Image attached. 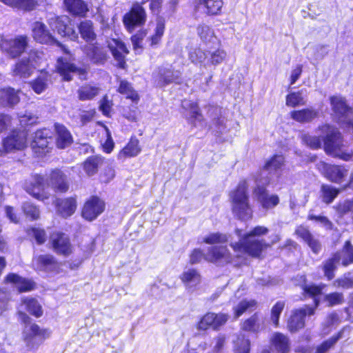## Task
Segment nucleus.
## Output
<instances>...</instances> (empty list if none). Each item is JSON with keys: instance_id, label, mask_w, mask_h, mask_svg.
<instances>
[{"instance_id": "nucleus-40", "label": "nucleus", "mask_w": 353, "mask_h": 353, "mask_svg": "<svg viewBox=\"0 0 353 353\" xmlns=\"http://www.w3.org/2000/svg\"><path fill=\"white\" fill-rule=\"evenodd\" d=\"M50 82V75L48 72H42L36 79L30 83V86L37 94H41L47 89Z\"/></svg>"}, {"instance_id": "nucleus-39", "label": "nucleus", "mask_w": 353, "mask_h": 353, "mask_svg": "<svg viewBox=\"0 0 353 353\" xmlns=\"http://www.w3.org/2000/svg\"><path fill=\"white\" fill-rule=\"evenodd\" d=\"M339 255V262L343 266L353 263V245L350 241H347L341 251L336 252Z\"/></svg>"}, {"instance_id": "nucleus-56", "label": "nucleus", "mask_w": 353, "mask_h": 353, "mask_svg": "<svg viewBox=\"0 0 353 353\" xmlns=\"http://www.w3.org/2000/svg\"><path fill=\"white\" fill-rule=\"evenodd\" d=\"M228 241V236L220 232L211 233L203 239V242L208 244L223 243Z\"/></svg>"}, {"instance_id": "nucleus-63", "label": "nucleus", "mask_w": 353, "mask_h": 353, "mask_svg": "<svg viewBox=\"0 0 353 353\" xmlns=\"http://www.w3.org/2000/svg\"><path fill=\"white\" fill-rule=\"evenodd\" d=\"M208 57V52L198 48L194 49L190 53V59L192 62L197 63H203Z\"/></svg>"}, {"instance_id": "nucleus-43", "label": "nucleus", "mask_w": 353, "mask_h": 353, "mask_svg": "<svg viewBox=\"0 0 353 353\" xmlns=\"http://www.w3.org/2000/svg\"><path fill=\"white\" fill-rule=\"evenodd\" d=\"M345 328L339 331L336 334L323 341L316 349V353H326L332 349L337 341L343 338Z\"/></svg>"}, {"instance_id": "nucleus-4", "label": "nucleus", "mask_w": 353, "mask_h": 353, "mask_svg": "<svg viewBox=\"0 0 353 353\" xmlns=\"http://www.w3.org/2000/svg\"><path fill=\"white\" fill-rule=\"evenodd\" d=\"M330 100L334 117L339 123L347 125L350 122H352L353 108L347 103L345 97L336 95L331 97Z\"/></svg>"}, {"instance_id": "nucleus-30", "label": "nucleus", "mask_w": 353, "mask_h": 353, "mask_svg": "<svg viewBox=\"0 0 353 353\" xmlns=\"http://www.w3.org/2000/svg\"><path fill=\"white\" fill-rule=\"evenodd\" d=\"M19 90L11 88L0 90V105L3 107H13L19 101Z\"/></svg>"}, {"instance_id": "nucleus-54", "label": "nucleus", "mask_w": 353, "mask_h": 353, "mask_svg": "<svg viewBox=\"0 0 353 353\" xmlns=\"http://www.w3.org/2000/svg\"><path fill=\"white\" fill-rule=\"evenodd\" d=\"M25 215L31 220H36L39 218L40 211L39 208L30 202H25L21 206Z\"/></svg>"}, {"instance_id": "nucleus-17", "label": "nucleus", "mask_w": 353, "mask_h": 353, "mask_svg": "<svg viewBox=\"0 0 353 353\" xmlns=\"http://www.w3.org/2000/svg\"><path fill=\"white\" fill-rule=\"evenodd\" d=\"M105 208L104 202L97 196H92L88 199L82 210V216L88 221L95 219Z\"/></svg>"}, {"instance_id": "nucleus-16", "label": "nucleus", "mask_w": 353, "mask_h": 353, "mask_svg": "<svg viewBox=\"0 0 353 353\" xmlns=\"http://www.w3.org/2000/svg\"><path fill=\"white\" fill-rule=\"evenodd\" d=\"M28 133L25 130H14L3 141V146L7 152L20 150L27 146Z\"/></svg>"}, {"instance_id": "nucleus-8", "label": "nucleus", "mask_w": 353, "mask_h": 353, "mask_svg": "<svg viewBox=\"0 0 353 353\" xmlns=\"http://www.w3.org/2000/svg\"><path fill=\"white\" fill-rule=\"evenodd\" d=\"M28 46V37L19 36L11 39H2L0 43L1 50L12 58L20 56Z\"/></svg>"}, {"instance_id": "nucleus-33", "label": "nucleus", "mask_w": 353, "mask_h": 353, "mask_svg": "<svg viewBox=\"0 0 353 353\" xmlns=\"http://www.w3.org/2000/svg\"><path fill=\"white\" fill-rule=\"evenodd\" d=\"M6 281L14 283L19 292L31 291L35 288L34 281L21 277L16 274H9L6 276Z\"/></svg>"}, {"instance_id": "nucleus-19", "label": "nucleus", "mask_w": 353, "mask_h": 353, "mask_svg": "<svg viewBox=\"0 0 353 353\" xmlns=\"http://www.w3.org/2000/svg\"><path fill=\"white\" fill-rule=\"evenodd\" d=\"M57 69L63 79L65 81H71L74 74H79L81 76L85 75V74L84 69L77 68L66 58L58 59Z\"/></svg>"}, {"instance_id": "nucleus-37", "label": "nucleus", "mask_w": 353, "mask_h": 353, "mask_svg": "<svg viewBox=\"0 0 353 353\" xmlns=\"http://www.w3.org/2000/svg\"><path fill=\"white\" fill-rule=\"evenodd\" d=\"M78 28L81 37L86 42L92 43L96 39L97 34L94 32L93 23L91 21L85 20L81 22Z\"/></svg>"}, {"instance_id": "nucleus-35", "label": "nucleus", "mask_w": 353, "mask_h": 353, "mask_svg": "<svg viewBox=\"0 0 353 353\" xmlns=\"http://www.w3.org/2000/svg\"><path fill=\"white\" fill-rule=\"evenodd\" d=\"M291 117L299 123H309L319 116V111L314 108H305L294 110L290 113Z\"/></svg>"}, {"instance_id": "nucleus-58", "label": "nucleus", "mask_w": 353, "mask_h": 353, "mask_svg": "<svg viewBox=\"0 0 353 353\" xmlns=\"http://www.w3.org/2000/svg\"><path fill=\"white\" fill-rule=\"evenodd\" d=\"M38 6L37 0H16L14 8L23 10L24 11H31Z\"/></svg>"}, {"instance_id": "nucleus-27", "label": "nucleus", "mask_w": 353, "mask_h": 353, "mask_svg": "<svg viewBox=\"0 0 353 353\" xmlns=\"http://www.w3.org/2000/svg\"><path fill=\"white\" fill-rule=\"evenodd\" d=\"M54 130L56 132V144L60 149H64L70 146L73 139L70 131L62 124H54Z\"/></svg>"}, {"instance_id": "nucleus-50", "label": "nucleus", "mask_w": 353, "mask_h": 353, "mask_svg": "<svg viewBox=\"0 0 353 353\" xmlns=\"http://www.w3.org/2000/svg\"><path fill=\"white\" fill-rule=\"evenodd\" d=\"M99 93V88L94 86L85 85L78 90L79 99L81 101L90 100Z\"/></svg>"}, {"instance_id": "nucleus-44", "label": "nucleus", "mask_w": 353, "mask_h": 353, "mask_svg": "<svg viewBox=\"0 0 353 353\" xmlns=\"http://www.w3.org/2000/svg\"><path fill=\"white\" fill-rule=\"evenodd\" d=\"M22 303L25 305L26 310L31 314L36 317H39L42 315L41 306L37 299L34 298H24L22 299Z\"/></svg>"}, {"instance_id": "nucleus-41", "label": "nucleus", "mask_w": 353, "mask_h": 353, "mask_svg": "<svg viewBox=\"0 0 353 353\" xmlns=\"http://www.w3.org/2000/svg\"><path fill=\"white\" fill-rule=\"evenodd\" d=\"M340 263L339 262V255L333 254V256L325 261L323 270L324 272V276L329 280H332L335 276L334 271L337 268V265Z\"/></svg>"}, {"instance_id": "nucleus-29", "label": "nucleus", "mask_w": 353, "mask_h": 353, "mask_svg": "<svg viewBox=\"0 0 353 353\" xmlns=\"http://www.w3.org/2000/svg\"><path fill=\"white\" fill-rule=\"evenodd\" d=\"M180 279L190 290H194V288L201 281L200 273L194 268H188L183 271Z\"/></svg>"}, {"instance_id": "nucleus-49", "label": "nucleus", "mask_w": 353, "mask_h": 353, "mask_svg": "<svg viewBox=\"0 0 353 353\" xmlns=\"http://www.w3.org/2000/svg\"><path fill=\"white\" fill-rule=\"evenodd\" d=\"M197 33L202 41L205 43H214L216 38L214 36L213 30L207 25L202 24L197 27Z\"/></svg>"}, {"instance_id": "nucleus-38", "label": "nucleus", "mask_w": 353, "mask_h": 353, "mask_svg": "<svg viewBox=\"0 0 353 353\" xmlns=\"http://www.w3.org/2000/svg\"><path fill=\"white\" fill-rule=\"evenodd\" d=\"M285 159L282 155H274L270 160H268L265 164L264 165L263 170L270 173L271 172H278L282 170V168L284 166ZM264 172H262L258 177H260L261 175L264 176Z\"/></svg>"}, {"instance_id": "nucleus-34", "label": "nucleus", "mask_w": 353, "mask_h": 353, "mask_svg": "<svg viewBox=\"0 0 353 353\" xmlns=\"http://www.w3.org/2000/svg\"><path fill=\"white\" fill-rule=\"evenodd\" d=\"M49 132L44 129L37 130L33 137V141L31 143V147L36 152H40V150H45L48 146Z\"/></svg>"}, {"instance_id": "nucleus-11", "label": "nucleus", "mask_w": 353, "mask_h": 353, "mask_svg": "<svg viewBox=\"0 0 353 353\" xmlns=\"http://www.w3.org/2000/svg\"><path fill=\"white\" fill-rule=\"evenodd\" d=\"M154 79L157 85L162 88L171 83H179L181 81V72L171 67H160Z\"/></svg>"}, {"instance_id": "nucleus-42", "label": "nucleus", "mask_w": 353, "mask_h": 353, "mask_svg": "<svg viewBox=\"0 0 353 353\" xmlns=\"http://www.w3.org/2000/svg\"><path fill=\"white\" fill-rule=\"evenodd\" d=\"M118 92L125 95L127 99H131L133 102L137 103L139 100L137 92L133 89L131 84L125 80L120 81Z\"/></svg>"}, {"instance_id": "nucleus-23", "label": "nucleus", "mask_w": 353, "mask_h": 353, "mask_svg": "<svg viewBox=\"0 0 353 353\" xmlns=\"http://www.w3.org/2000/svg\"><path fill=\"white\" fill-rule=\"evenodd\" d=\"M223 4V0H197L194 8L197 10H201L208 16H215L221 13Z\"/></svg>"}, {"instance_id": "nucleus-59", "label": "nucleus", "mask_w": 353, "mask_h": 353, "mask_svg": "<svg viewBox=\"0 0 353 353\" xmlns=\"http://www.w3.org/2000/svg\"><path fill=\"white\" fill-rule=\"evenodd\" d=\"M285 303L283 301H278L272 308L271 310V321L275 326L279 325V316L283 308Z\"/></svg>"}, {"instance_id": "nucleus-52", "label": "nucleus", "mask_w": 353, "mask_h": 353, "mask_svg": "<svg viewBox=\"0 0 353 353\" xmlns=\"http://www.w3.org/2000/svg\"><path fill=\"white\" fill-rule=\"evenodd\" d=\"M242 329L245 331L258 332L260 329V321L258 314L256 313L245 321L242 325Z\"/></svg>"}, {"instance_id": "nucleus-28", "label": "nucleus", "mask_w": 353, "mask_h": 353, "mask_svg": "<svg viewBox=\"0 0 353 353\" xmlns=\"http://www.w3.org/2000/svg\"><path fill=\"white\" fill-rule=\"evenodd\" d=\"M295 232L307 244L314 253L318 254L321 251V244L320 241L307 228L299 226Z\"/></svg>"}, {"instance_id": "nucleus-60", "label": "nucleus", "mask_w": 353, "mask_h": 353, "mask_svg": "<svg viewBox=\"0 0 353 353\" xmlns=\"http://www.w3.org/2000/svg\"><path fill=\"white\" fill-rule=\"evenodd\" d=\"M308 219L320 224L326 230H331L333 228V223L325 216L309 214Z\"/></svg>"}, {"instance_id": "nucleus-47", "label": "nucleus", "mask_w": 353, "mask_h": 353, "mask_svg": "<svg viewBox=\"0 0 353 353\" xmlns=\"http://www.w3.org/2000/svg\"><path fill=\"white\" fill-rule=\"evenodd\" d=\"M235 344V353H250V342L243 334L236 336Z\"/></svg>"}, {"instance_id": "nucleus-9", "label": "nucleus", "mask_w": 353, "mask_h": 353, "mask_svg": "<svg viewBox=\"0 0 353 353\" xmlns=\"http://www.w3.org/2000/svg\"><path fill=\"white\" fill-rule=\"evenodd\" d=\"M49 25L54 32H57L61 37H67L71 40L78 39V34L71 26L70 19L66 16L50 18Z\"/></svg>"}, {"instance_id": "nucleus-22", "label": "nucleus", "mask_w": 353, "mask_h": 353, "mask_svg": "<svg viewBox=\"0 0 353 353\" xmlns=\"http://www.w3.org/2000/svg\"><path fill=\"white\" fill-rule=\"evenodd\" d=\"M321 168L324 176L330 181L341 183L347 175V170L344 167L323 163Z\"/></svg>"}, {"instance_id": "nucleus-15", "label": "nucleus", "mask_w": 353, "mask_h": 353, "mask_svg": "<svg viewBox=\"0 0 353 353\" xmlns=\"http://www.w3.org/2000/svg\"><path fill=\"white\" fill-rule=\"evenodd\" d=\"M50 241L51 242L54 251L65 256H69L72 252V247L68 236L60 232H54L51 234Z\"/></svg>"}, {"instance_id": "nucleus-46", "label": "nucleus", "mask_w": 353, "mask_h": 353, "mask_svg": "<svg viewBox=\"0 0 353 353\" xmlns=\"http://www.w3.org/2000/svg\"><path fill=\"white\" fill-rule=\"evenodd\" d=\"M303 90L291 92L286 96V105L290 107H296L299 105H304L306 104V101L302 96Z\"/></svg>"}, {"instance_id": "nucleus-6", "label": "nucleus", "mask_w": 353, "mask_h": 353, "mask_svg": "<svg viewBox=\"0 0 353 353\" xmlns=\"http://www.w3.org/2000/svg\"><path fill=\"white\" fill-rule=\"evenodd\" d=\"M146 1L141 3H134L130 11L123 16V24L130 32H132L137 27L143 26L146 21L147 14L143 5Z\"/></svg>"}, {"instance_id": "nucleus-14", "label": "nucleus", "mask_w": 353, "mask_h": 353, "mask_svg": "<svg viewBox=\"0 0 353 353\" xmlns=\"http://www.w3.org/2000/svg\"><path fill=\"white\" fill-rule=\"evenodd\" d=\"M46 185V179L40 174L32 175L29 181L25 184L26 191L39 200H43L47 196L43 195V190Z\"/></svg>"}, {"instance_id": "nucleus-55", "label": "nucleus", "mask_w": 353, "mask_h": 353, "mask_svg": "<svg viewBox=\"0 0 353 353\" xmlns=\"http://www.w3.org/2000/svg\"><path fill=\"white\" fill-rule=\"evenodd\" d=\"M210 58L208 60V63L216 65L221 63L226 57V52L223 50H216L213 52H208Z\"/></svg>"}, {"instance_id": "nucleus-26", "label": "nucleus", "mask_w": 353, "mask_h": 353, "mask_svg": "<svg viewBox=\"0 0 353 353\" xmlns=\"http://www.w3.org/2000/svg\"><path fill=\"white\" fill-rule=\"evenodd\" d=\"M77 199L74 197L59 199L56 201L57 211L63 218L72 215L77 209Z\"/></svg>"}, {"instance_id": "nucleus-64", "label": "nucleus", "mask_w": 353, "mask_h": 353, "mask_svg": "<svg viewBox=\"0 0 353 353\" xmlns=\"http://www.w3.org/2000/svg\"><path fill=\"white\" fill-rule=\"evenodd\" d=\"M339 321V317L338 314L335 312H332L329 314L326 319L323 323V325L325 327L323 330V332L324 334H327L330 332V330L328 329L329 327L334 325V324L338 323Z\"/></svg>"}, {"instance_id": "nucleus-24", "label": "nucleus", "mask_w": 353, "mask_h": 353, "mask_svg": "<svg viewBox=\"0 0 353 353\" xmlns=\"http://www.w3.org/2000/svg\"><path fill=\"white\" fill-rule=\"evenodd\" d=\"M83 51L88 58L96 64H103L108 59L105 50L96 43H88L84 46Z\"/></svg>"}, {"instance_id": "nucleus-45", "label": "nucleus", "mask_w": 353, "mask_h": 353, "mask_svg": "<svg viewBox=\"0 0 353 353\" xmlns=\"http://www.w3.org/2000/svg\"><path fill=\"white\" fill-rule=\"evenodd\" d=\"M323 301L325 302L328 307H333L342 305L345 302V298L342 292H334L325 294Z\"/></svg>"}, {"instance_id": "nucleus-36", "label": "nucleus", "mask_w": 353, "mask_h": 353, "mask_svg": "<svg viewBox=\"0 0 353 353\" xmlns=\"http://www.w3.org/2000/svg\"><path fill=\"white\" fill-rule=\"evenodd\" d=\"M64 5L73 15L83 17L88 11V5L83 0H64Z\"/></svg>"}, {"instance_id": "nucleus-21", "label": "nucleus", "mask_w": 353, "mask_h": 353, "mask_svg": "<svg viewBox=\"0 0 353 353\" xmlns=\"http://www.w3.org/2000/svg\"><path fill=\"white\" fill-rule=\"evenodd\" d=\"M108 47L113 57L117 61L118 66L124 68L125 65V57L129 52L124 43L119 39H112L108 41Z\"/></svg>"}, {"instance_id": "nucleus-1", "label": "nucleus", "mask_w": 353, "mask_h": 353, "mask_svg": "<svg viewBox=\"0 0 353 353\" xmlns=\"http://www.w3.org/2000/svg\"><path fill=\"white\" fill-rule=\"evenodd\" d=\"M319 130L325 134L324 150L326 153L345 161L352 158V150L346 148L341 134L337 128L325 124L319 127Z\"/></svg>"}, {"instance_id": "nucleus-20", "label": "nucleus", "mask_w": 353, "mask_h": 353, "mask_svg": "<svg viewBox=\"0 0 353 353\" xmlns=\"http://www.w3.org/2000/svg\"><path fill=\"white\" fill-rule=\"evenodd\" d=\"M32 36L35 41L41 43L59 46V42L46 29L44 23L37 21L32 26Z\"/></svg>"}, {"instance_id": "nucleus-62", "label": "nucleus", "mask_w": 353, "mask_h": 353, "mask_svg": "<svg viewBox=\"0 0 353 353\" xmlns=\"http://www.w3.org/2000/svg\"><path fill=\"white\" fill-rule=\"evenodd\" d=\"M216 319V314L208 313L201 319L199 323L198 327L200 330H205L209 326L212 325L214 328V321Z\"/></svg>"}, {"instance_id": "nucleus-12", "label": "nucleus", "mask_w": 353, "mask_h": 353, "mask_svg": "<svg viewBox=\"0 0 353 353\" xmlns=\"http://www.w3.org/2000/svg\"><path fill=\"white\" fill-rule=\"evenodd\" d=\"M314 309L305 305L294 310L288 321V328L291 332H296L305 326V317L306 315H313Z\"/></svg>"}, {"instance_id": "nucleus-18", "label": "nucleus", "mask_w": 353, "mask_h": 353, "mask_svg": "<svg viewBox=\"0 0 353 353\" xmlns=\"http://www.w3.org/2000/svg\"><path fill=\"white\" fill-rule=\"evenodd\" d=\"M46 330H41L35 323L26 325L24 329V340L30 349L35 348L42 342Z\"/></svg>"}, {"instance_id": "nucleus-31", "label": "nucleus", "mask_w": 353, "mask_h": 353, "mask_svg": "<svg viewBox=\"0 0 353 353\" xmlns=\"http://www.w3.org/2000/svg\"><path fill=\"white\" fill-rule=\"evenodd\" d=\"M343 188H336L328 184H323L319 191V198L321 201L327 205L332 203Z\"/></svg>"}, {"instance_id": "nucleus-53", "label": "nucleus", "mask_w": 353, "mask_h": 353, "mask_svg": "<svg viewBox=\"0 0 353 353\" xmlns=\"http://www.w3.org/2000/svg\"><path fill=\"white\" fill-rule=\"evenodd\" d=\"M256 302L254 300H243L234 307V317L239 318L249 309L256 307Z\"/></svg>"}, {"instance_id": "nucleus-3", "label": "nucleus", "mask_w": 353, "mask_h": 353, "mask_svg": "<svg viewBox=\"0 0 353 353\" xmlns=\"http://www.w3.org/2000/svg\"><path fill=\"white\" fill-rule=\"evenodd\" d=\"M268 176L256 177L255 179L256 187L253 190V195L264 209H271L279 203V198L276 194H269L265 186L270 183Z\"/></svg>"}, {"instance_id": "nucleus-32", "label": "nucleus", "mask_w": 353, "mask_h": 353, "mask_svg": "<svg viewBox=\"0 0 353 353\" xmlns=\"http://www.w3.org/2000/svg\"><path fill=\"white\" fill-rule=\"evenodd\" d=\"M270 342L277 353H289L290 343L288 337L280 332H275L271 337Z\"/></svg>"}, {"instance_id": "nucleus-7", "label": "nucleus", "mask_w": 353, "mask_h": 353, "mask_svg": "<svg viewBox=\"0 0 353 353\" xmlns=\"http://www.w3.org/2000/svg\"><path fill=\"white\" fill-rule=\"evenodd\" d=\"M39 56L36 52H31L28 58H23L17 62L12 70V74L21 78L29 77L39 65Z\"/></svg>"}, {"instance_id": "nucleus-13", "label": "nucleus", "mask_w": 353, "mask_h": 353, "mask_svg": "<svg viewBox=\"0 0 353 353\" xmlns=\"http://www.w3.org/2000/svg\"><path fill=\"white\" fill-rule=\"evenodd\" d=\"M47 187L55 192H65L69 189V182L65 173L59 169L52 170L46 179Z\"/></svg>"}, {"instance_id": "nucleus-5", "label": "nucleus", "mask_w": 353, "mask_h": 353, "mask_svg": "<svg viewBox=\"0 0 353 353\" xmlns=\"http://www.w3.org/2000/svg\"><path fill=\"white\" fill-rule=\"evenodd\" d=\"M230 246L236 253L237 256H239L241 254L247 253L253 257H259L267 245L263 240L242 237L239 242L231 243Z\"/></svg>"}, {"instance_id": "nucleus-25", "label": "nucleus", "mask_w": 353, "mask_h": 353, "mask_svg": "<svg viewBox=\"0 0 353 353\" xmlns=\"http://www.w3.org/2000/svg\"><path fill=\"white\" fill-rule=\"evenodd\" d=\"M205 260L214 263L232 261V256L225 246H214L209 249Z\"/></svg>"}, {"instance_id": "nucleus-57", "label": "nucleus", "mask_w": 353, "mask_h": 353, "mask_svg": "<svg viewBox=\"0 0 353 353\" xmlns=\"http://www.w3.org/2000/svg\"><path fill=\"white\" fill-rule=\"evenodd\" d=\"M301 138L303 143L312 149H318L321 146V140L317 136L302 134Z\"/></svg>"}, {"instance_id": "nucleus-51", "label": "nucleus", "mask_w": 353, "mask_h": 353, "mask_svg": "<svg viewBox=\"0 0 353 353\" xmlns=\"http://www.w3.org/2000/svg\"><path fill=\"white\" fill-rule=\"evenodd\" d=\"M137 140L131 141L120 152L119 157H132L137 156L141 151L138 146Z\"/></svg>"}, {"instance_id": "nucleus-61", "label": "nucleus", "mask_w": 353, "mask_h": 353, "mask_svg": "<svg viewBox=\"0 0 353 353\" xmlns=\"http://www.w3.org/2000/svg\"><path fill=\"white\" fill-rule=\"evenodd\" d=\"M165 26L161 21H158L156 28L155 33L150 37V46H154L157 45L164 33Z\"/></svg>"}, {"instance_id": "nucleus-48", "label": "nucleus", "mask_w": 353, "mask_h": 353, "mask_svg": "<svg viewBox=\"0 0 353 353\" xmlns=\"http://www.w3.org/2000/svg\"><path fill=\"white\" fill-rule=\"evenodd\" d=\"M101 163V159L99 157L94 156L88 158L83 165L84 170L88 175L92 176L94 174L97 172Z\"/></svg>"}, {"instance_id": "nucleus-2", "label": "nucleus", "mask_w": 353, "mask_h": 353, "mask_svg": "<svg viewBox=\"0 0 353 353\" xmlns=\"http://www.w3.org/2000/svg\"><path fill=\"white\" fill-rule=\"evenodd\" d=\"M248 186L245 180L241 181L230 194L232 212L235 217L243 221L252 219L253 213L249 203Z\"/></svg>"}, {"instance_id": "nucleus-10", "label": "nucleus", "mask_w": 353, "mask_h": 353, "mask_svg": "<svg viewBox=\"0 0 353 353\" xmlns=\"http://www.w3.org/2000/svg\"><path fill=\"white\" fill-rule=\"evenodd\" d=\"M33 263L39 271L57 274L60 273L61 263L51 254H41L33 259Z\"/></svg>"}]
</instances>
